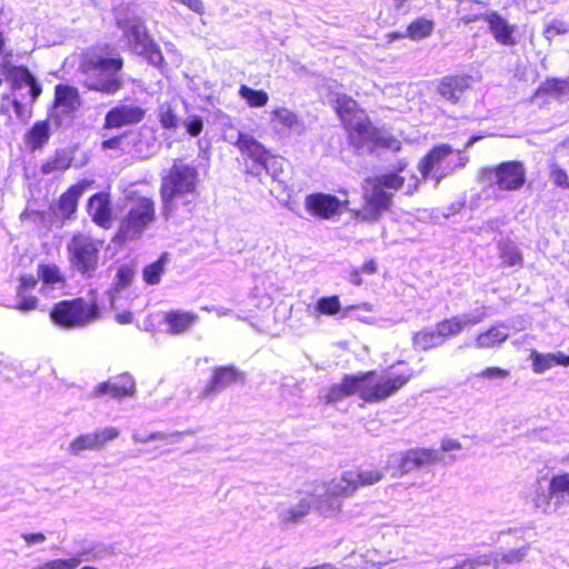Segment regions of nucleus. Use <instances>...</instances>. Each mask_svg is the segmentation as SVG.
Returning a JSON list of instances; mask_svg holds the SVG:
<instances>
[{"mask_svg": "<svg viewBox=\"0 0 569 569\" xmlns=\"http://www.w3.org/2000/svg\"><path fill=\"white\" fill-rule=\"evenodd\" d=\"M453 149L448 143H439L433 146L419 161L418 170L423 179H428L432 174H437V179L447 176L453 168H447L445 161Z\"/></svg>", "mask_w": 569, "mask_h": 569, "instance_id": "nucleus-14", "label": "nucleus"}, {"mask_svg": "<svg viewBox=\"0 0 569 569\" xmlns=\"http://www.w3.org/2000/svg\"><path fill=\"white\" fill-rule=\"evenodd\" d=\"M234 146L238 148L240 153L248 157L254 166L267 168L270 152L254 137L239 132Z\"/></svg>", "mask_w": 569, "mask_h": 569, "instance_id": "nucleus-22", "label": "nucleus"}, {"mask_svg": "<svg viewBox=\"0 0 569 569\" xmlns=\"http://www.w3.org/2000/svg\"><path fill=\"white\" fill-rule=\"evenodd\" d=\"M21 537L28 546L41 543L46 540V536L42 532L23 533Z\"/></svg>", "mask_w": 569, "mask_h": 569, "instance_id": "nucleus-60", "label": "nucleus"}, {"mask_svg": "<svg viewBox=\"0 0 569 569\" xmlns=\"http://www.w3.org/2000/svg\"><path fill=\"white\" fill-rule=\"evenodd\" d=\"M411 378V371L378 375L370 370L356 375L358 397L367 403L382 402L395 396Z\"/></svg>", "mask_w": 569, "mask_h": 569, "instance_id": "nucleus-6", "label": "nucleus"}, {"mask_svg": "<svg viewBox=\"0 0 569 569\" xmlns=\"http://www.w3.org/2000/svg\"><path fill=\"white\" fill-rule=\"evenodd\" d=\"M408 167L406 160H400L393 172L368 177L365 179L363 203L361 208L350 209L351 217L359 222L377 221L383 212L392 206L393 193L387 189L397 191L405 184V178L400 176Z\"/></svg>", "mask_w": 569, "mask_h": 569, "instance_id": "nucleus-3", "label": "nucleus"}, {"mask_svg": "<svg viewBox=\"0 0 569 569\" xmlns=\"http://www.w3.org/2000/svg\"><path fill=\"white\" fill-rule=\"evenodd\" d=\"M532 370L536 373H543L555 367L553 353H540L536 350L530 351Z\"/></svg>", "mask_w": 569, "mask_h": 569, "instance_id": "nucleus-41", "label": "nucleus"}, {"mask_svg": "<svg viewBox=\"0 0 569 569\" xmlns=\"http://www.w3.org/2000/svg\"><path fill=\"white\" fill-rule=\"evenodd\" d=\"M37 284L38 280L32 274H22L19 277V286L17 287V290L30 291L33 290Z\"/></svg>", "mask_w": 569, "mask_h": 569, "instance_id": "nucleus-58", "label": "nucleus"}, {"mask_svg": "<svg viewBox=\"0 0 569 569\" xmlns=\"http://www.w3.org/2000/svg\"><path fill=\"white\" fill-rule=\"evenodd\" d=\"M119 435V429L114 427L96 430L91 433H82L69 443L68 450L74 456H78L86 450L97 451L102 449L108 442L118 438Z\"/></svg>", "mask_w": 569, "mask_h": 569, "instance_id": "nucleus-16", "label": "nucleus"}, {"mask_svg": "<svg viewBox=\"0 0 569 569\" xmlns=\"http://www.w3.org/2000/svg\"><path fill=\"white\" fill-rule=\"evenodd\" d=\"M482 137L481 136H472L468 139V141L466 142L465 147L466 148H469L471 147L476 141L480 140Z\"/></svg>", "mask_w": 569, "mask_h": 569, "instance_id": "nucleus-64", "label": "nucleus"}, {"mask_svg": "<svg viewBox=\"0 0 569 569\" xmlns=\"http://www.w3.org/2000/svg\"><path fill=\"white\" fill-rule=\"evenodd\" d=\"M133 319V313L130 310H123L114 315V320L119 325H130L132 323Z\"/></svg>", "mask_w": 569, "mask_h": 569, "instance_id": "nucleus-61", "label": "nucleus"}, {"mask_svg": "<svg viewBox=\"0 0 569 569\" xmlns=\"http://www.w3.org/2000/svg\"><path fill=\"white\" fill-rule=\"evenodd\" d=\"M142 53L147 57V59L154 64L156 67H161L164 63V58L159 46L152 40L149 41L146 46L142 47Z\"/></svg>", "mask_w": 569, "mask_h": 569, "instance_id": "nucleus-51", "label": "nucleus"}, {"mask_svg": "<svg viewBox=\"0 0 569 569\" xmlns=\"http://www.w3.org/2000/svg\"><path fill=\"white\" fill-rule=\"evenodd\" d=\"M87 212L96 226L103 230L111 229L114 213L110 192L99 191L92 194L87 202Z\"/></svg>", "mask_w": 569, "mask_h": 569, "instance_id": "nucleus-15", "label": "nucleus"}, {"mask_svg": "<svg viewBox=\"0 0 569 569\" xmlns=\"http://www.w3.org/2000/svg\"><path fill=\"white\" fill-rule=\"evenodd\" d=\"M548 497L558 502L569 500V472H561L551 477L548 486Z\"/></svg>", "mask_w": 569, "mask_h": 569, "instance_id": "nucleus-34", "label": "nucleus"}, {"mask_svg": "<svg viewBox=\"0 0 569 569\" xmlns=\"http://www.w3.org/2000/svg\"><path fill=\"white\" fill-rule=\"evenodd\" d=\"M50 138V122L48 119H44L33 122V124L26 131L23 141L27 148L34 152L42 150L49 143Z\"/></svg>", "mask_w": 569, "mask_h": 569, "instance_id": "nucleus-27", "label": "nucleus"}, {"mask_svg": "<svg viewBox=\"0 0 569 569\" xmlns=\"http://www.w3.org/2000/svg\"><path fill=\"white\" fill-rule=\"evenodd\" d=\"M169 261V253L162 252L158 259L142 269V279L148 286H156L160 283L162 276L166 272V264Z\"/></svg>", "mask_w": 569, "mask_h": 569, "instance_id": "nucleus-33", "label": "nucleus"}, {"mask_svg": "<svg viewBox=\"0 0 569 569\" xmlns=\"http://www.w3.org/2000/svg\"><path fill=\"white\" fill-rule=\"evenodd\" d=\"M441 450L445 451V452H448V451H451V450H459L461 449V443L456 440V439H451V438H443L441 440Z\"/></svg>", "mask_w": 569, "mask_h": 569, "instance_id": "nucleus-62", "label": "nucleus"}, {"mask_svg": "<svg viewBox=\"0 0 569 569\" xmlns=\"http://www.w3.org/2000/svg\"><path fill=\"white\" fill-rule=\"evenodd\" d=\"M126 213L119 221L112 238L116 243L140 239L142 233L157 220V206L152 196L139 190L126 194Z\"/></svg>", "mask_w": 569, "mask_h": 569, "instance_id": "nucleus-5", "label": "nucleus"}, {"mask_svg": "<svg viewBox=\"0 0 569 569\" xmlns=\"http://www.w3.org/2000/svg\"><path fill=\"white\" fill-rule=\"evenodd\" d=\"M81 104L82 99L78 88L64 83L56 84L52 106L61 114L73 118Z\"/></svg>", "mask_w": 569, "mask_h": 569, "instance_id": "nucleus-19", "label": "nucleus"}, {"mask_svg": "<svg viewBox=\"0 0 569 569\" xmlns=\"http://www.w3.org/2000/svg\"><path fill=\"white\" fill-rule=\"evenodd\" d=\"M509 375L510 371L508 369H503L500 367H487L478 373V377L482 379L495 380L506 379L509 377Z\"/></svg>", "mask_w": 569, "mask_h": 569, "instance_id": "nucleus-53", "label": "nucleus"}, {"mask_svg": "<svg viewBox=\"0 0 569 569\" xmlns=\"http://www.w3.org/2000/svg\"><path fill=\"white\" fill-rule=\"evenodd\" d=\"M501 263L506 268H521L523 258L518 246L511 239H502L497 243Z\"/></svg>", "mask_w": 569, "mask_h": 569, "instance_id": "nucleus-30", "label": "nucleus"}, {"mask_svg": "<svg viewBox=\"0 0 569 569\" xmlns=\"http://www.w3.org/2000/svg\"><path fill=\"white\" fill-rule=\"evenodd\" d=\"M377 272V263L373 259L366 261L360 268L352 269L348 274V280L353 286L362 284L361 274L372 276Z\"/></svg>", "mask_w": 569, "mask_h": 569, "instance_id": "nucleus-45", "label": "nucleus"}, {"mask_svg": "<svg viewBox=\"0 0 569 569\" xmlns=\"http://www.w3.org/2000/svg\"><path fill=\"white\" fill-rule=\"evenodd\" d=\"M147 111L139 104L118 103L104 114L103 129L112 130L139 124L146 118Z\"/></svg>", "mask_w": 569, "mask_h": 569, "instance_id": "nucleus-13", "label": "nucleus"}, {"mask_svg": "<svg viewBox=\"0 0 569 569\" xmlns=\"http://www.w3.org/2000/svg\"><path fill=\"white\" fill-rule=\"evenodd\" d=\"M113 51L109 43H96L80 53L78 68L86 77L83 87L88 91L113 96L123 88L124 60L119 53L111 56Z\"/></svg>", "mask_w": 569, "mask_h": 569, "instance_id": "nucleus-2", "label": "nucleus"}, {"mask_svg": "<svg viewBox=\"0 0 569 569\" xmlns=\"http://www.w3.org/2000/svg\"><path fill=\"white\" fill-rule=\"evenodd\" d=\"M133 440L137 443H147L152 440H164L167 438V435L163 432H151V433H134Z\"/></svg>", "mask_w": 569, "mask_h": 569, "instance_id": "nucleus-56", "label": "nucleus"}, {"mask_svg": "<svg viewBox=\"0 0 569 569\" xmlns=\"http://www.w3.org/2000/svg\"><path fill=\"white\" fill-rule=\"evenodd\" d=\"M412 347L418 351H429L443 345L435 328L425 327L416 331L411 338Z\"/></svg>", "mask_w": 569, "mask_h": 569, "instance_id": "nucleus-32", "label": "nucleus"}, {"mask_svg": "<svg viewBox=\"0 0 569 569\" xmlns=\"http://www.w3.org/2000/svg\"><path fill=\"white\" fill-rule=\"evenodd\" d=\"M270 122L274 129H292L300 123L299 116L286 107L271 111Z\"/></svg>", "mask_w": 569, "mask_h": 569, "instance_id": "nucleus-35", "label": "nucleus"}, {"mask_svg": "<svg viewBox=\"0 0 569 569\" xmlns=\"http://www.w3.org/2000/svg\"><path fill=\"white\" fill-rule=\"evenodd\" d=\"M238 92L250 108L264 107L269 101L268 93L262 89H252L247 84H241Z\"/></svg>", "mask_w": 569, "mask_h": 569, "instance_id": "nucleus-40", "label": "nucleus"}, {"mask_svg": "<svg viewBox=\"0 0 569 569\" xmlns=\"http://www.w3.org/2000/svg\"><path fill=\"white\" fill-rule=\"evenodd\" d=\"M158 121L160 127L168 131H177L180 126V118L171 103L164 102L158 109Z\"/></svg>", "mask_w": 569, "mask_h": 569, "instance_id": "nucleus-39", "label": "nucleus"}, {"mask_svg": "<svg viewBox=\"0 0 569 569\" xmlns=\"http://www.w3.org/2000/svg\"><path fill=\"white\" fill-rule=\"evenodd\" d=\"M136 392V383L133 378L128 375L123 373L120 375L114 381H104L94 388V396H103V395H111V397L116 399H121L124 397H131Z\"/></svg>", "mask_w": 569, "mask_h": 569, "instance_id": "nucleus-23", "label": "nucleus"}, {"mask_svg": "<svg viewBox=\"0 0 569 569\" xmlns=\"http://www.w3.org/2000/svg\"><path fill=\"white\" fill-rule=\"evenodd\" d=\"M440 456L437 450L430 448H412L401 453L398 463L399 475H406L415 469H420L438 463Z\"/></svg>", "mask_w": 569, "mask_h": 569, "instance_id": "nucleus-18", "label": "nucleus"}, {"mask_svg": "<svg viewBox=\"0 0 569 569\" xmlns=\"http://www.w3.org/2000/svg\"><path fill=\"white\" fill-rule=\"evenodd\" d=\"M80 565V559L77 557L68 559H52L42 562L33 569H76Z\"/></svg>", "mask_w": 569, "mask_h": 569, "instance_id": "nucleus-49", "label": "nucleus"}, {"mask_svg": "<svg viewBox=\"0 0 569 569\" xmlns=\"http://www.w3.org/2000/svg\"><path fill=\"white\" fill-rule=\"evenodd\" d=\"M8 79L10 82V89L17 91L22 89L24 86L29 87V98L31 104L42 94V86L28 69V67L12 66L8 70Z\"/></svg>", "mask_w": 569, "mask_h": 569, "instance_id": "nucleus-20", "label": "nucleus"}, {"mask_svg": "<svg viewBox=\"0 0 569 569\" xmlns=\"http://www.w3.org/2000/svg\"><path fill=\"white\" fill-rule=\"evenodd\" d=\"M316 310L319 315L335 316L341 310V303L338 296L322 297L317 301Z\"/></svg>", "mask_w": 569, "mask_h": 569, "instance_id": "nucleus-42", "label": "nucleus"}, {"mask_svg": "<svg viewBox=\"0 0 569 569\" xmlns=\"http://www.w3.org/2000/svg\"><path fill=\"white\" fill-rule=\"evenodd\" d=\"M359 490L358 483L355 478V471L348 470L340 475L339 482L326 491V498L319 501L318 509L321 513L330 510V499H343L353 496Z\"/></svg>", "mask_w": 569, "mask_h": 569, "instance_id": "nucleus-21", "label": "nucleus"}, {"mask_svg": "<svg viewBox=\"0 0 569 569\" xmlns=\"http://www.w3.org/2000/svg\"><path fill=\"white\" fill-rule=\"evenodd\" d=\"M199 316L192 311L170 310L163 316V323L168 335L178 336L187 332L197 321Z\"/></svg>", "mask_w": 569, "mask_h": 569, "instance_id": "nucleus-25", "label": "nucleus"}, {"mask_svg": "<svg viewBox=\"0 0 569 569\" xmlns=\"http://www.w3.org/2000/svg\"><path fill=\"white\" fill-rule=\"evenodd\" d=\"M493 184L500 191H517L526 183V168L521 161H502L489 170Z\"/></svg>", "mask_w": 569, "mask_h": 569, "instance_id": "nucleus-11", "label": "nucleus"}, {"mask_svg": "<svg viewBox=\"0 0 569 569\" xmlns=\"http://www.w3.org/2000/svg\"><path fill=\"white\" fill-rule=\"evenodd\" d=\"M187 132L191 137H198L203 130V121L200 117H194L190 121L184 123Z\"/></svg>", "mask_w": 569, "mask_h": 569, "instance_id": "nucleus-57", "label": "nucleus"}, {"mask_svg": "<svg viewBox=\"0 0 569 569\" xmlns=\"http://www.w3.org/2000/svg\"><path fill=\"white\" fill-rule=\"evenodd\" d=\"M553 363L555 366H569V355H563L562 352L553 353Z\"/></svg>", "mask_w": 569, "mask_h": 569, "instance_id": "nucleus-63", "label": "nucleus"}, {"mask_svg": "<svg viewBox=\"0 0 569 569\" xmlns=\"http://www.w3.org/2000/svg\"><path fill=\"white\" fill-rule=\"evenodd\" d=\"M349 200L339 199L336 194L312 192L305 198V209L318 220H331L348 210Z\"/></svg>", "mask_w": 569, "mask_h": 569, "instance_id": "nucleus-9", "label": "nucleus"}, {"mask_svg": "<svg viewBox=\"0 0 569 569\" xmlns=\"http://www.w3.org/2000/svg\"><path fill=\"white\" fill-rule=\"evenodd\" d=\"M549 179L552 184L562 190L569 189V174L559 163L552 162L549 164Z\"/></svg>", "mask_w": 569, "mask_h": 569, "instance_id": "nucleus-43", "label": "nucleus"}, {"mask_svg": "<svg viewBox=\"0 0 569 569\" xmlns=\"http://www.w3.org/2000/svg\"><path fill=\"white\" fill-rule=\"evenodd\" d=\"M331 106L343 128L349 146L360 150L369 146L371 150L385 149L398 152L402 149L401 140L373 124L367 111L351 96L335 93Z\"/></svg>", "mask_w": 569, "mask_h": 569, "instance_id": "nucleus-1", "label": "nucleus"}, {"mask_svg": "<svg viewBox=\"0 0 569 569\" xmlns=\"http://www.w3.org/2000/svg\"><path fill=\"white\" fill-rule=\"evenodd\" d=\"M569 32V23L562 20H552L542 30V36L549 43L552 42L555 37L563 36Z\"/></svg>", "mask_w": 569, "mask_h": 569, "instance_id": "nucleus-46", "label": "nucleus"}, {"mask_svg": "<svg viewBox=\"0 0 569 569\" xmlns=\"http://www.w3.org/2000/svg\"><path fill=\"white\" fill-rule=\"evenodd\" d=\"M94 181L91 179H81L78 182L71 184L66 191H63L57 200L58 214L63 219H71L78 209L79 199L82 193L91 188Z\"/></svg>", "mask_w": 569, "mask_h": 569, "instance_id": "nucleus-17", "label": "nucleus"}, {"mask_svg": "<svg viewBox=\"0 0 569 569\" xmlns=\"http://www.w3.org/2000/svg\"><path fill=\"white\" fill-rule=\"evenodd\" d=\"M103 241L83 232H76L67 243L69 269L83 278H92L100 267Z\"/></svg>", "mask_w": 569, "mask_h": 569, "instance_id": "nucleus-7", "label": "nucleus"}, {"mask_svg": "<svg viewBox=\"0 0 569 569\" xmlns=\"http://www.w3.org/2000/svg\"><path fill=\"white\" fill-rule=\"evenodd\" d=\"M74 161L73 151L69 148H58L40 166L43 176L61 173L72 167Z\"/></svg>", "mask_w": 569, "mask_h": 569, "instance_id": "nucleus-26", "label": "nucleus"}, {"mask_svg": "<svg viewBox=\"0 0 569 569\" xmlns=\"http://www.w3.org/2000/svg\"><path fill=\"white\" fill-rule=\"evenodd\" d=\"M353 395L358 396L356 375H346L339 383L328 388L325 397L327 402H338Z\"/></svg>", "mask_w": 569, "mask_h": 569, "instance_id": "nucleus-29", "label": "nucleus"}, {"mask_svg": "<svg viewBox=\"0 0 569 569\" xmlns=\"http://www.w3.org/2000/svg\"><path fill=\"white\" fill-rule=\"evenodd\" d=\"M478 17L467 19L466 22L475 21ZM488 27L493 40L502 47H515L519 42L518 27L511 23L507 17L496 10L479 16Z\"/></svg>", "mask_w": 569, "mask_h": 569, "instance_id": "nucleus-12", "label": "nucleus"}, {"mask_svg": "<svg viewBox=\"0 0 569 569\" xmlns=\"http://www.w3.org/2000/svg\"><path fill=\"white\" fill-rule=\"evenodd\" d=\"M241 381L242 375L234 366H219L212 370L206 391L208 393H214Z\"/></svg>", "mask_w": 569, "mask_h": 569, "instance_id": "nucleus-24", "label": "nucleus"}, {"mask_svg": "<svg viewBox=\"0 0 569 569\" xmlns=\"http://www.w3.org/2000/svg\"><path fill=\"white\" fill-rule=\"evenodd\" d=\"M536 96H549L560 100L569 96V79L547 78L537 88Z\"/></svg>", "mask_w": 569, "mask_h": 569, "instance_id": "nucleus-31", "label": "nucleus"}, {"mask_svg": "<svg viewBox=\"0 0 569 569\" xmlns=\"http://www.w3.org/2000/svg\"><path fill=\"white\" fill-rule=\"evenodd\" d=\"M198 183L197 166L186 162L183 158L174 159L161 178L160 197L163 206L170 207L176 198L196 193Z\"/></svg>", "mask_w": 569, "mask_h": 569, "instance_id": "nucleus-8", "label": "nucleus"}, {"mask_svg": "<svg viewBox=\"0 0 569 569\" xmlns=\"http://www.w3.org/2000/svg\"><path fill=\"white\" fill-rule=\"evenodd\" d=\"M475 79L466 72L449 73L440 78L436 92L440 98L451 104H462L467 94L472 90Z\"/></svg>", "mask_w": 569, "mask_h": 569, "instance_id": "nucleus-10", "label": "nucleus"}, {"mask_svg": "<svg viewBox=\"0 0 569 569\" xmlns=\"http://www.w3.org/2000/svg\"><path fill=\"white\" fill-rule=\"evenodd\" d=\"M38 278L44 286L53 287L63 284L66 278L60 268L54 263H40L37 269Z\"/></svg>", "mask_w": 569, "mask_h": 569, "instance_id": "nucleus-37", "label": "nucleus"}, {"mask_svg": "<svg viewBox=\"0 0 569 569\" xmlns=\"http://www.w3.org/2000/svg\"><path fill=\"white\" fill-rule=\"evenodd\" d=\"M310 510V502L306 499L301 500L297 508L289 510V518L293 521H298L301 517L307 515Z\"/></svg>", "mask_w": 569, "mask_h": 569, "instance_id": "nucleus-55", "label": "nucleus"}, {"mask_svg": "<svg viewBox=\"0 0 569 569\" xmlns=\"http://www.w3.org/2000/svg\"><path fill=\"white\" fill-rule=\"evenodd\" d=\"M127 36L132 38L136 46L143 47L152 39L149 37L147 29L140 22L132 23L127 29Z\"/></svg>", "mask_w": 569, "mask_h": 569, "instance_id": "nucleus-50", "label": "nucleus"}, {"mask_svg": "<svg viewBox=\"0 0 569 569\" xmlns=\"http://www.w3.org/2000/svg\"><path fill=\"white\" fill-rule=\"evenodd\" d=\"M463 328L465 323L458 316L446 318L437 322L435 327L442 343H445V341H447L451 337L459 335L463 330Z\"/></svg>", "mask_w": 569, "mask_h": 569, "instance_id": "nucleus-38", "label": "nucleus"}, {"mask_svg": "<svg viewBox=\"0 0 569 569\" xmlns=\"http://www.w3.org/2000/svg\"><path fill=\"white\" fill-rule=\"evenodd\" d=\"M126 137V133H121L118 136H113L109 139H104L101 141V148L103 150H118L121 148L122 139Z\"/></svg>", "mask_w": 569, "mask_h": 569, "instance_id": "nucleus-59", "label": "nucleus"}, {"mask_svg": "<svg viewBox=\"0 0 569 569\" xmlns=\"http://www.w3.org/2000/svg\"><path fill=\"white\" fill-rule=\"evenodd\" d=\"M134 276V269L132 266L122 264L118 268L113 287L116 290H122L130 286Z\"/></svg>", "mask_w": 569, "mask_h": 569, "instance_id": "nucleus-47", "label": "nucleus"}, {"mask_svg": "<svg viewBox=\"0 0 569 569\" xmlns=\"http://www.w3.org/2000/svg\"><path fill=\"white\" fill-rule=\"evenodd\" d=\"M11 104L13 107L14 113L17 118L21 120H29L32 114V104L30 103L29 108H27L20 100L13 98L11 100Z\"/></svg>", "mask_w": 569, "mask_h": 569, "instance_id": "nucleus-54", "label": "nucleus"}, {"mask_svg": "<svg viewBox=\"0 0 569 569\" xmlns=\"http://www.w3.org/2000/svg\"><path fill=\"white\" fill-rule=\"evenodd\" d=\"M103 317V306L97 289H90L87 298L59 300L49 311L50 321L63 330L84 328Z\"/></svg>", "mask_w": 569, "mask_h": 569, "instance_id": "nucleus-4", "label": "nucleus"}, {"mask_svg": "<svg viewBox=\"0 0 569 569\" xmlns=\"http://www.w3.org/2000/svg\"><path fill=\"white\" fill-rule=\"evenodd\" d=\"M509 338V332L503 323L491 326L479 332L475 338V346L478 349H492L502 345Z\"/></svg>", "mask_w": 569, "mask_h": 569, "instance_id": "nucleus-28", "label": "nucleus"}, {"mask_svg": "<svg viewBox=\"0 0 569 569\" xmlns=\"http://www.w3.org/2000/svg\"><path fill=\"white\" fill-rule=\"evenodd\" d=\"M435 28V22L425 17L411 21L406 28V37L418 41L429 37Z\"/></svg>", "mask_w": 569, "mask_h": 569, "instance_id": "nucleus-36", "label": "nucleus"}, {"mask_svg": "<svg viewBox=\"0 0 569 569\" xmlns=\"http://www.w3.org/2000/svg\"><path fill=\"white\" fill-rule=\"evenodd\" d=\"M383 471L381 469H370L355 471V478L359 489L362 487L372 486L383 479Z\"/></svg>", "mask_w": 569, "mask_h": 569, "instance_id": "nucleus-44", "label": "nucleus"}, {"mask_svg": "<svg viewBox=\"0 0 569 569\" xmlns=\"http://www.w3.org/2000/svg\"><path fill=\"white\" fill-rule=\"evenodd\" d=\"M17 298L18 301L14 306V308L22 312H28L36 310L39 303V299L37 296L30 295L29 291H20L17 290Z\"/></svg>", "mask_w": 569, "mask_h": 569, "instance_id": "nucleus-48", "label": "nucleus"}, {"mask_svg": "<svg viewBox=\"0 0 569 569\" xmlns=\"http://www.w3.org/2000/svg\"><path fill=\"white\" fill-rule=\"evenodd\" d=\"M529 549L530 546L526 545L518 549L510 550L502 555L501 561L507 565L519 563L525 560Z\"/></svg>", "mask_w": 569, "mask_h": 569, "instance_id": "nucleus-52", "label": "nucleus"}]
</instances>
